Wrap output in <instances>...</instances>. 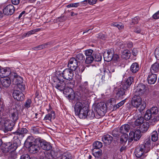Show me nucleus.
<instances>
[{"label":"nucleus","mask_w":159,"mask_h":159,"mask_svg":"<svg viewBox=\"0 0 159 159\" xmlns=\"http://www.w3.org/2000/svg\"><path fill=\"white\" fill-rule=\"evenodd\" d=\"M74 108L75 115L78 116L80 118L85 116L87 108L84 104L80 102H77L75 104Z\"/></svg>","instance_id":"1"},{"label":"nucleus","mask_w":159,"mask_h":159,"mask_svg":"<svg viewBox=\"0 0 159 159\" xmlns=\"http://www.w3.org/2000/svg\"><path fill=\"white\" fill-rule=\"evenodd\" d=\"M132 104L134 107H136L140 112L143 111L146 106L145 103L142 101V99L139 95H135L134 96L132 100Z\"/></svg>","instance_id":"2"},{"label":"nucleus","mask_w":159,"mask_h":159,"mask_svg":"<svg viewBox=\"0 0 159 159\" xmlns=\"http://www.w3.org/2000/svg\"><path fill=\"white\" fill-rule=\"evenodd\" d=\"M145 146L139 145L134 150V153L137 159H144L146 156L145 154L149 151H146Z\"/></svg>","instance_id":"3"},{"label":"nucleus","mask_w":159,"mask_h":159,"mask_svg":"<svg viewBox=\"0 0 159 159\" xmlns=\"http://www.w3.org/2000/svg\"><path fill=\"white\" fill-rule=\"evenodd\" d=\"M52 85L53 87H55L61 91L64 89L66 87L65 81L63 79H61L57 77H54L53 79Z\"/></svg>","instance_id":"4"},{"label":"nucleus","mask_w":159,"mask_h":159,"mask_svg":"<svg viewBox=\"0 0 159 159\" xmlns=\"http://www.w3.org/2000/svg\"><path fill=\"white\" fill-rule=\"evenodd\" d=\"M3 119L5 132L6 133L8 131H11L13 129L15 123L8 119V118H3Z\"/></svg>","instance_id":"5"},{"label":"nucleus","mask_w":159,"mask_h":159,"mask_svg":"<svg viewBox=\"0 0 159 159\" xmlns=\"http://www.w3.org/2000/svg\"><path fill=\"white\" fill-rule=\"evenodd\" d=\"M29 152L30 153H35L39 151L40 156L43 157H44V156H45V152L40 150V148L39 145L32 144L29 145Z\"/></svg>","instance_id":"6"},{"label":"nucleus","mask_w":159,"mask_h":159,"mask_svg":"<svg viewBox=\"0 0 159 159\" xmlns=\"http://www.w3.org/2000/svg\"><path fill=\"white\" fill-rule=\"evenodd\" d=\"M141 136V131L139 129H137L134 132L131 131L129 134V142H131L134 140L137 141L140 139Z\"/></svg>","instance_id":"7"},{"label":"nucleus","mask_w":159,"mask_h":159,"mask_svg":"<svg viewBox=\"0 0 159 159\" xmlns=\"http://www.w3.org/2000/svg\"><path fill=\"white\" fill-rule=\"evenodd\" d=\"M28 132V130L25 128H21L17 130L16 132H13L14 134V138H16L19 140L21 139L24 137L25 134Z\"/></svg>","instance_id":"8"},{"label":"nucleus","mask_w":159,"mask_h":159,"mask_svg":"<svg viewBox=\"0 0 159 159\" xmlns=\"http://www.w3.org/2000/svg\"><path fill=\"white\" fill-rule=\"evenodd\" d=\"M95 109L98 114L101 116L104 115L106 112L107 107L105 104L100 103L96 105Z\"/></svg>","instance_id":"9"},{"label":"nucleus","mask_w":159,"mask_h":159,"mask_svg":"<svg viewBox=\"0 0 159 159\" xmlns=\"http://www.w3.org/2000/svg\"><path fill=\"white\" fill-rule=\"evenodd\" d=\"M73 70L70 68L65 69L62 72L63 78L67 80H72L74 76Z\"/></svg>","instance_id":"10"},{"label":"nucleus","mask_w":159,"mask_h":159,"mask_svg":"<svg viewBox=\"0 0 159 159\" xmlns=\"http://www.w3.org/2000/svg\"><path fill=\"white\" fill-rule=\"evenodd\" d=\"M10 78L13 84L15 85H18L22 83V78L15 73L12 72L10 75Z\"/></svg>","instance_id":"11"},{"label":"nucleus","mask_w":159,"mask_h":159,"mask_svg":"<svg viewBox=\"0 0 159 159\" xmlns=\"http://www.w3.org/2000/svg\"><path fill=\"white\" fill-rule=\"evenodd\" d=\"M127 91L120 87L116 88L114 92L115 93V98L116 99H119L123 98V96L126 95Z\"/></svg>","instance_id":"12"},{"label":"nucleus","mask_w":159,"mask_h":159,"mask_svg":"<svg viewBox=\"0 0 159 159\" xmlns=\"http://www.w3.org/2000/svg\"><path fill=\"white\" fill-rule=\"evenodd\" d=\"M18 147L17 143H14L12 144L11 143H7L5 146V152H9L15 151Z\"/></svg>","instance_id":"13"},{"label":"nucleus","mask_w":159,"mask_h":159,"mask_svg":"<svg viewBox=\"0 0 159 159\" xmlns=\"http://www.w3.org/2000/svg\"><path fill=\"white\" fill-rule=\"evenodd\" d=\"M134 82V78L133 77L130 76L125 80L123 81L120 86V87L123 89L127 91L129 88L130 87L132 83Z\"/></svg>","instance_id":"14"},{"label":"nucleus","mask_w":159,"mask_h":159,"mask_svg":"<svg viewBox=\"0 0 159 159\" xmlns=\"http://www.w3.org/2000/svg\"><path fill=\"white\" fill-rule=\"evenodd\" d=\"M79 63L77 61L74 57L70 58L68 65V67L70 69L75 70L78 67Z\"/></svg>","instance_id":"15"},{"label":"nucleus","mask_w":159,"mask_h":159,"mask_svg":"<svg viewBox=\"0 0 159 159\" xmlns=\"http://www.w3.org/2000/svg\"><path fill=\"white\" fill-rule=\"evenodd\" d=\"M114 51L113 49L108 50L107 52H104L103 54V58L105 61L109 62L113 59Z\"/></svg>","instance_id":"16"},{"label":"nucleus","mask_w":159,"mask_h":159,"mask_svg":"<svg viewBox=\"0 0 159 159\" xmlns=\"http://www.w3.org/2000/svg\"><path fill=\"white\" fill-rule=\"evenodd\" d=\"M12 95L14 99L17 101H22L24 100L25 96L24 94L19 90H14Z\"/></svg>","instance_id":"17"},{"label":"nucleus","mask_w":159,"mask_h":159,"mask_svg":"<svg viewBox=\"0 0 159 159\" xmlns=\"http://www.w3.org/2000/svg\"><path fill=\"white\" fill-rule=\"evenodd\" d=\"M11 73L8 68H0V77L1 78L7 77L8 76L10 77V75Z\"/></svg>","instance_id":"18"},{"label":"nucleus","mask_w":159,"mask_h":159,"mask_svg":"<svg viewBox=\"0 0 159 159\" xmlns=\"http://www.w3.org/2000/svg\"><path fill=\"white\" fill-rule=\"evenodd\" d=\"M15 11L14 7L11 4H9L3 9V13L7 15H11Z\"/></svg>","instance_id":"19"},{"label":"nucleus","mask_w":159,"mask_h":159,"mask_svg":"<svg viewBox=\"0 0 159 159\" xmlns=\"http://www.w3.org/2000/svg\"><path fill=\"white\" fill-rule=\"evenodd\" d=\"M105 75L107 78H110L111 76V73L115 71V67L114 66H108L107 69L104 70Z\"/></svg>","instance_id":"20"},{"label":"nucleus","mask_w":159,"mask_h":159,"mask_svg":"<svg viewBox=\"0 0 159 159\" xmlns=\"http://www.w3.org/2000/svg\"><path fill=\"white\" fill-rule=\"evenodd\" d=\"M10 77H6L1 78L0 81L2 86L4 88L8 87L11 84V81Z\"/></svg>","instance_id":"21"},{"label":"nucleus","mask_w":159,"mask_h":159,"mask_svg":"<svg viewBox=\"0 0 159 159\" xmlns=\"http://www.w3.org/2000/svg\"><path fill=\"white\" fill-rule=\"evenodd\" d=\"M157 76L156 74L149 72L147 78L148 82L150 84H153L156 82Z\"/></svg>","instance_id":"22"},{"label":"nucleus","mask_w":159,"mask_h":159,"mask_svg":"<svg viewBox=\"0 0 159 159\" xmlns=\"http://www.w3.org/2000/svg\"><path fill=\"white\" fill-rule=\"evenodd\" d=\"M9 116L11 119L10 120L15 123L16 121L18 119V112L16 110L14 109L11 112Z\"/></svg>","instance_id":"23"},{"label":"nucleus","mask_w":159,"mask_h":159,"mask_svg":"<svg viewBox=\"0 0 159 159\" xmlns=\"http://www.w3.org/2000/svg\"><path fill=\"white\" fill-rule=\"evenodd\" d=\"M146 90V86L142 83L138 84L136 88V92L138 93L139 96L143 94Z\"/></svg>","instance_id":"24"},{"label":"nucleus","mask_w":159,"mask_h":159,"mask_svg":"<svg viewBox=\"0 0 159 159\" xmlns=\"http://www.w3.org/2000/svg\"><path fill=\"white\" fill-rule=\"evenodd\" d=\"M86 111L85 116L84 118H81L80 119H84L85 118H87V119L91 120L94 118L95 117V114L93 111L89 110L87 108Z\"/></svg>","instance_id":"25"},{"label":"nucleus","mask_w":159,"mask_h":159,"mask_svg":"<svg viewBox=\"0 0 159 159\" xmlns=\"http://www.w3.org/2000/svg\"><path fill=\"white\" fill-rule=\"evenodd\" d=\"M159 71V63L157 61L155 62L151 66L150 72L155 73Z\"/></svg>","instance_id":"26"},{"label":"nucleus","mask_w":159,"mask_h":159,"mask_svg":"<svg viewBox=\"0 0 159 159\" xmlns=\"http://www.w3.org/2000/svg\"><path fill=\"white\" fill-rule=\"evenodd\" d=\"M55 117V113L54 111H52L46 115L44 118L43 120H48L52 121V120H53Z\"/></svg>","instance_id":"27"},{"label":"nucleus","mask_w":159,"mask_h":159,"mask_svg":"<svg viewBox=\"0 0 159 159\" xmlns=\"http://www.w3.org/2000/svg\"><path fill=\"white\" fill-rule=\"evenodd\" d=\"M112 137L109 134H106L103 136L102 138V141L106 144L111 143L112 140Z\"/></svg>","instance_id":"28"},{"label":"nucleus","mask_w":159,"mask_h":159,"mask_svg":"<svg viewBox=\"0 0 159 159\" xmlns=\"http://www.w3.org/2000/svg\"><path fill=\"white\" fill-rule=\"evenodd\" d=\"M41 147L43 149L46 151L50 150L52 148L51 144L49 143L44 140L42 143Z\"/></svg>","instance_id":"29"},{"label":"nucleus","mask_w":159,"mask_h":159,"mask_svg":"<svg viewBox=\"0 0 159 159\" xmlns=\"http://www.w3.org/2000/svg\"><path fill=\"white\" fill-rule=\"evenodd\" d=\"M66 86H67L70 90L72 91V88L75 86V80H66L65 81Z\"/></svg>","instance_id":"30"},{"label":"nucleus","mask_w":159,"mask_h":159,"mask_svg":"<svg viewBox=\"0 0 159 159\" xmlns=\"http://www.w3.org/2000/svg\"><path fill=\"white\" fill-rule=\"evenodd\" d=\"M130 126L128 124H125L120 126V132L123 134H126L129 132Z\"/></svg>","instance_id":"31"},{"label":"nucleus","mask_w":159,"mask_h":159,"mask_svg":"<svg viewBox=\"0 0 159 159\" xmlns=\"http://www.w3.org/2000/svg\"><path fill=\"white\" fill-rule=\"evenodd\" d=\"M74 58L79 63V65L83 63L85 60L84 56L81 53H79L77 54Z\"/></svg>","instance_id":"32"},{"label":"nucleus","mask_w":159,"mask_h":159,"mask_svg":"<svg viewBox=\"0 0 159 159\" xmlns=\"http://www.w3.org/2000/svg\"><path fill=\"white\" fill-rule=\"evenodd\" d=\"M139 66L137 62L132 64L130 66V70L133 73H135L138 72L139 69Z\"/></svg>","instance_id":"33"},{"label":"nucleus","mask_w":159,"mask_h":159,"mask_svg":"<svg viewBox=\"0 0 159 159\" xmlns=\"http://www.w3.org/2000/svg\"><path fill=\"white\" fill-rule=\"evenodd\" d=\"M149 126V125L148 122H143L140 127V131L143 133L146 132L148 130Z\"/></svg>","instance_id":"34"},{"label":"nucleus","mask_w":159,"mask_h":159,"mask_svg":"<svg viewBox=\"0 0 159 159\" xmlns=\"http://www.w3.org/2000/svg\"><path fill=\"white\" fill-rule=\"evenodd\" d=\"M136 119L134 121V124L135 126H139L143 122V117L141 116H136Z\"/></svg>","instance_id":"35"},{"label":"nucleus","mask_w":159,"mask_h":159,"mask_svg":"<svg viewBox=\"0 0 159 159\" xmlns=\"http://www.w3.org/2000/svg\"><path fill=\"white\" fill-rule=\"evenodd\" d=\"M130 52L129 50H127L123 52L121 56L123 59H127L130 58Z\"/></svg>","instance_id":"36"},{"label":"nucleus","mask_w":159,"mask_h":159,"mask_svg":"<svg viewBox=\"0 0 159 159\" xmlns=\"http://www.w3.org/2000/svg\"><path fill=\"white\" fill-rule=\"evenodd\" d=\"M151 141L150 139H147L144 141V144L141 145L145 146V148L146 149V151H149L151 149Z\"/></svg>","instance_id":"37"},{"label":"nucleus","mask_w":159,"mask_h":159,"mask_svg":"<svg viewBox=\"0 0 159 159\" xmlns=\"http://www.w3.org/2000/svg\"><path fill=\"white\" fill-rule=\"evenodd\" d=\"M92 153L93 155L96 158H98L102 155V151L101 149H98L97 151L95 149H93L92 151Z\"/></svg>","instance_id":"38"},{"label":"nucleus","mask_w":159,"mask_h":159,"mask_svg":"<svg viewBox=\"0 0 159 159\" xmlns=\"http://www.w3.org/2000/svg\"><path fill=\"white\" fill-rule=\"evenodd\" d=\"M79 87L84 93L87 92L88 90V83L87 81H85L81 84L79 85Z\"/></svg>","instance_id":"39"},{"label":"nucleus","mask_w":159,"mask_h":159,"mask_svg":"<svg viewBox=\"0 0 159 159\" xmlns=\"http://www.w3.org/2000/svg\"><path fill=\"white\" fill-rule=\"evenodd\" d=\"M128 135L127 134H123L120 138V143L121 144L125 143L128 139Z\"/></svg>","instance_id":"40"},{"label":"nucleus","mask_w":159,"mask_h":159,"mask_svg":"<svg viewBox=\"0 0 159 159\" xmlns=\"http://www.w3.org/2000/svg\"><path fill=\"white\" fill-rule=\"evenodd\" d=\"M93 146L94 148L93 149H95V150L100 149L102 147V144L101 142L97 141L93 143Z\"/></svg>","instance_id":"41"},{"label":"nucleus","mask_w":159,"mask_h":159,"mask_svg":"<svg viewBox=\"0 0 159 159\" xmlns=\"http://www.w3.org/2000/svg\"><path fill=\"white\" fill-rule=\"evenodd\" d=\"M151 140L152 141L156 142L158 139V134L156 131H154L151 134Z\"/></svg>","instance_id":"42"},{"label":"nucleus","mask_w":159,"mask_h":159,"mask_svg":"<svg viewBox=\"0 0 159 159\" xmlns=\"http://www.w3.org/2000/svg\"><path fill=\"white\" fill-rule=\"evenodd\" d=\"M149 111L151 113L153 116L155 115H157L158 114L159 111L158 108L156 107H152L150 110H149Z\"/></svg>","instance_id":"43"},{"label":"nucleus","mask_w":159,"mask_h":159,"mask_svg":"<svg viewBox=\"0 0 159 159\" xmlns=\"http://www.w3.org/2000/svg\"><path fill=\"white\" fill-rule=\"evenodd\" d=\"M34 141H35V138L32 136H30L27 138L26 143L28 144V145H29L34 144Z\"/></svg>","instance_id":"44"},{"label":"nucleus","mask_w":159,"mask_h":159,"mask_svg":"<svg viewBox=\"0 0 159 159\" xmlns=\"http://www.w3.org/2000/svg\"><path fill=\"white\" fill-rule=\"evenodd\" d=\"M32 100L30 99H28L25 102L23 107L24 108H26L28 109L30 108L32 105Z\"/></svg>","instance_id":"45"},{"label":"nucleus","mask_w":159,"mask_h":159,"mask_svg":"<svg viewBox=\"0 0 159 159\" xmlns=\"http://www.w3.org/2000/svg\"><path fill=\"white\" fill-rule=\"evenodd\" d=\"M60 159H71V155L68 152H64Z\"/></svg>","instance_id":"46"},{"label":"nucleus","mask_w":159,"mask_h":159,"mask_svg":"<svg viewBox=\"0 0 159 159\" xmlns=\"http://www.w3.org/2000/svg\"><path fill=\"white\" fill-rule=\"evenodd\" d=\"M153 116L149 111V110H147L144 115V117L145 120H148L150 119Z\"/></svg>","instance_id":"47"},{"label":"nucleus","mask_w":159,"mask_h":159,"mask_svg":"<svg viewBox=\"0 0 159 159\" xmlns=\"http://www.w3.org/2000/svg\"><path fill=\"white\" fill-rule=\"evenodd\" d=\"M114 137L116 138H119L120 137V134L118 129H114L111 133Z\"/></svg>","instance_id":"48"},{"label":"nucleus","mask_w":159,"mask_h":159,"mask_svg":"<svg viewBox=\"0 0 159 159\" xmlns=\"http://www.w3.org/2000/svg\"><path fill=\"white\" fill-rule=\"evenodd\" d=\"M9 159H16L17 157V154L16 151L9 152Z\"/></svg>","instance_id":"49"},{"label":"nucleus","mask_w":159,"mask_h":159,"mask_svg":"<svg viewBox=\"0 0 159 159\" xmlns=\"http://www.w3.org/2000/svg\"><path fill=\"white\" fill-rule=\"evenodd\" d=\"M94 60V57L93 56L86 57L85 63L86 64L91 63Z\"/></svg>","instance_id":"50"},{"label":"nucleus","mask_w":159,"mask_h":159,"mask_svg":"<svg viewBox=\"0 0 159 159\" xmlns=\"http://www.w3.org/2000/svg\"><path fill=\"white\" fill-rule=\"evenodd\" d=\"M76 82V85L77 86H79L81 84L82 77L81 75L79 74L76 75L75 76Z\"/></svg>","instance_id":"51"},{"label":"nucleus","mask_w":159,"mask_h":159,"mask_svg":"<svg viewBox=\"0 0 159 159\" xmlns=\"http://www.w3.org/2000/svg\"><path fill=\"white\" fill-rule=\"evenodd\" d=\"M44 141V140L41 139L40 137L35 138V141H34V144H37L39 146L40 145L41 146L42 143H43Z\"/></svg>","instance_id":"52"},{"label":"nucleus","mask_w":159,"mask_h":159,"mask_svg":"<svg viewBox=\"0 0 159 159\" xmlns=\"http://www.w3.org/2000/svg\"><path fill=\"white\" fill-rule=\"evenodd\" d=\"M102 57L99 53L95 54L94 58V60L95 61H100L101 60Z\"/></svg>","instance_id":"53"},{"label":"nucleus","mask_w":159,"mask_h":159,"mask_svg":"<svg viewBox=\"0 0 159 159\" xmlns=\"http://www.w3.org/2000/svg\"><path fill=\"white\" fill-rule=\"evenodd\" d=\"M126 99L122 100L114 106V108L116 109L119 108L120 107L122 106L125 102Z\"/></svg>","instance_id":"54"},{"label":"nucleus","mask_w":159,"mask_h":159,"mask_svg":"<svg viewBox=\"0 0 159 159\" xmlns=\"http://www.w3.org/2000/svg\"><path fill=\"white\" fill-rule=\"evenodd\" d=\"M93 52V51L91 49H89L85 51V55L86 57L92 56V53Z\"/></svg>","instance_id":"55"},{"label":"nucleus","mask_w":159,"mask_h":159,"mask_svg":"<svg viewBox=\"0 0 159 159\" xmlns=\"http://www.w3.org/2000/svg\"><path fill=\"white\" fill-rule=\"evenodd\" d=\"M26 12L25 11H23L19 15L18 17L17 18L20 19H25V16Z\"/></svg>","instance_id":"56"},{"label":"nucleus","mask_w":159,"mask_h":159,"mask_svg":"<svg viewBox=\"0 0 159 159\" xmlns=\"http://www.w3.org/2000/svg\"><path fill=\"white\" fill-rule=\"evenodd\" d=\"M155 56L157 60H159V47L156 48L155 51Z\"/></svg>","instance_id":"57"},{"label":"nucleus","mask_w":159,"mask_h":159,"mask_svg":"<svg viewBox=\"0 0 159 159\" xmlns=\"http://www.w3.org/2000/svg\"><path fill=\"white\" fill-rule=\"evenodd\" d=\"M96 37L98 39H105L106 38V36L102 33H99L96 35Z\"/></svg>","instance_id":"58"},{"label":"nucleus","mask_w":159,"mask_h":159,"mask_svg":"<svg viewBox=\"0 0 159 159\" xmlns=\"http://www.w3.org/2000/svg\"><path fill=\"white\" fill-rule=\"evenodd\" d=\"M80 5V3H70L67 6V7H77L78 6Z\"/></svg>","instance_id":"59"},{"label":"nucleus","mask_w":159,"mask_h":159,"mask_svg":"<svg viewBox=\"0 0 159 159\" xmlns=\"http://www.w3.org/2000/svg\"><path fill=\"white\" fill-rule=\"evenodd\" d=\"M20 159H31V158L28 154H25L21 156Z\"/></svg>","instance_id":"60"},{"label":"nucleus","mask_w":159,"mask_h":159,"mask_svg":"<svg viewBox=\"0 0 159 159\" xmlns=\"http://www.w3.org/2000/svg\"><path fill=\"white\" fill-rule=\"evenodd\" d=\"M19 89H20L21 91H23L25 90V85L23 84H20L17 85Z\"/></svg>","instance_id":"61"},{"label":"nucleus","mask_w":159,"mask_h":159,"mask_svg":"<svg viewBox=\"0 0 159 159\" xmlns=\"http://www.w3.org/2000/svg\"><path fill=\"white\" fill-rule=\"evenodd\" d=\"M57 152H55L54 151H51L49 155L51 156L52 158H55L57 157Z\"/></svg>","instance_id":"62"},{"label":"nucleus","mask_w":159,"mask_h":159,"mask_svg":"<svg viewBox=\"0 0 159 159\" xmlns=\"http://www.w3.org/2000/svg\"><path fill=\"white\" fill-rule=\"evenodd\" d=\"M152 18L154 19H159V10L153 14L152 16Z\"/></svg>","instance_id":"63"},{"label":"nucleus","mask_w":159,"mask_h":159,"mask_svg":"<svg viewBox=\"0 0 159 159\" xmlns=\"http://www.w3.org/2000/svg\"><path fill=\"white\" fill-rule=\"evenodd\" d=\"M43 49L42 44L38 46L33 48V49L35 50H40Z\"/></svg>","instance_id":"64"}]
</instances>
